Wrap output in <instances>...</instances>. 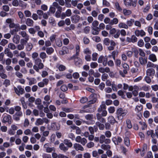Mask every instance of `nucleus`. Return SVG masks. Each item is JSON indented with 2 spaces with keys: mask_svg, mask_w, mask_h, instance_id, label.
Segmentation results:
<instances>
[{
  "mask_svg": "<svg viewBox=\"0 0 158 158\" xmlns=\"http://www.w3.org/2000/svg\"><path fill=\"white\" fill-rule=\"evenodd\" d=\"M146 134L148 136L151 135L152 138H154L155 137V135L154 133L153 130H150L147 131Z\"/></svg>",
  "mask_w": 158,
  "mask_h": 158,
  "instance_id": "393cba45",
  "label": "nucleus"
},
{
  "mask_svg": "<svg viewBox=\"0 0 158 158\" xmlns=\"http://www.w3.org/2000/svg\"><path fill=\"white\" fill-rule=\"evenodd\" d=\"M52 6L56 7L57 9L62 8V7L60 6L56 2H54L52 3Z\"/></svg>",
  "mask_w": 158,
  "mask_h": 158,
  "instance_id": "e2e57ef3",
  "label": "nucleus"
},
{
  "mask_svg": "<svg viewBox=\"0 0 158 158\" xmlns=\"http://www.w3.org/2000/svg\"><path fill=\"white\" fill-rule=\"evenodd\" d=\"M108 122L112 124H114L115 123H118L116 121L114 117L112 116H110L107 118Z\"/></svg>",
  "mask_w": 158,
  "mask_h": 158,
  "instance_id": "f8f14e48",
  "label": "nucleus"
},
{
  "mask_svg": "<svg viewBox=\"0 0 158 158\" xmlns=\"http://www.w3.org/2000/svg\"><path fill=\"white\" fill-rule=\"evenodd\" d=\"M99 142L102 144L104 143L106 144H108L110 143V140L109 139L106 138L105 136L102 135L100 137Z\"/></svg>",
  "mask_w": 158,
  "mask_h": 158,
  "instance_id": "20e7f679",
  "label": "nucleus"
},
{
  "mask_svg": "<svg viewBox=\"0 0 158 158\" xmlns=\"http://www.w3.org/2000/svg\"><path fill=\"white\" fill-rule=\"evenodd\" d=\"M102 116L99 113H98L96 114V117L97 120L102 123H104L106 122L105 119L102 117Z\"/></svg>",
  "mask_w": 158,
  "mask_h": 158,
  "instance_id": "2eb2a0df",
  "label": "nucleus"
},
{
  "mask_svg": "<svg viewBox=\"0 0 158 158\" xmlns=\"http://www.w3.org/2000/svg\"><path fill=\"white\" fill-rule=\"evenodd\" d=\"M34 23L33 21L30 18H27L26 22V24L29 27L33 26Z\"/></svg>",
  "mask_w": 158,
  "mask_h": 158,
  "instance_id": "f3484780",
  "label": "nucleus"
},
{
  "mask_svg": "<svg viewBox=\"0 0 158 158\" xmlns=\"http://www.w3.org/2000/svg\"><path fill=\"white\" fill-rule=\"evenodd\" d=\"M73 148L76 151H83L84 148L81 145L78 143H75L73 144Z\"/></svg>",
  "mask_w": 158,
  "mask_h": 158,
  "instance_id": "0eeeda50",
  "label": "nucleus"
},
{
  "mask_svg": "<svg viewBox=\"0 0 158 158\" xmlns=\"http://www.w3.org/2000/svg\"><path fill=\"white\" fill-rule=\"evenodd\" d=\"M24 14L26 17H30L31 15V12L28 10H26L24 12Z\"/></svg>",
  "mask_w": 158,
  "mask_h": 158,
  "instance_id": "338daca9",
  "label": "nucleus"
},
{
  "mask_svg": "<svg viewBox=\"0 0 158 158\" xmlns=\"http://www.w3.org/2000/svg\"><path fill=\"white\" fill-rule=\"evenodd\" d=\"M4 53L7 56L9 57L12 58L13 56V55L12 53L10 51V49L9 48H6L4 50Z\"/></svg>",
  "mask_w": 158,
  "mask_h": 158,
  "instance_id": "9d476101",
  "label": "nucleus"
},
{
  "mask_svg": "<svg viewBox=\"0 0 158 158\" xmlns=\"http://www.w3.org/2000/svg\"><path fill=\"white\" fill-rule=\"evenodd\" d=\"M33 48V45L31 43H28L26 46V50L27 51H30Z\"/></svg>",
  "mask_w": 158,
  "mask_h": 158,
  "instance_id": "4c0bfd02",
  "label": "nucleus"
},
{
  "mask_svg": "<svg viewBox=\"0 0 158 158\" xmlns=\"http://www.w3.org/2000/svg\"><path fill=\"white\" fill-rule=\"evenodd\" d=\"M108 110L110 113L112 114L114 112L115 109L114 106H110L108 108Z\"/></svg>",
  "mask_w": 158,
  "mask_h": 158,
  "instance_id": "5fc2aeb1",
  "label": "nucleus"
},
{
  "mask_svg": "<svg viewBox=\"0 0 158 158\" xmlns=\"http://www.w3.org/2000/svg\"><path fill=\"white\" fill-rule=\"evenodd\" d=\"M52 127L53 129L55 131L59 130L60 128V125L54 123L52 124Z\"/></svg>",
  "mask_w": 158,
  "mask_h": 158,
  "instance_id": "dca6fc26",
  "label": "nucleus"
},
{
  "mask_svg": "<svg viewBox=\"0 0 158 158\" xmlns=\"http://www.w3.org/2000/svg\"><path fill=\"white\" fill-rule=\"evenodd\" d=\"M132 51L134 52V56L136 58L138 57V54L139 53V51L137 49L135 48H132Z\"/></svg>",
  "mask_w": 158,
  "mask_h": 158,
  "instance_id": "c03bdc74",
  "label": "nucleus"
},
{
  "mask_svg": "<svg viewBox=\"0 0 158 158\" xmlns=\"http://www.w3.org/2000/svg\"><path fill=\"white\" fill-rule=\"evenodd\" d=\"M148 59L153 62H155L157 61V58L156 55L153 53L149 54Z\"/></svg>",
  "mask_w": 158,
  "mask_h": 158,
  "instance_id": "1a4fd4ad",
  "label": "nucleus"
},
{
  "mask_svg": "<svg viewBox=\"0 0 158 158\" xmlns=\"http://www.w3.org/2000/svg\"><path fill=\"white\" fill-rule=\"evenodd\" d=\"M108 59L107 56L104 57L102 63L103 65L104 66H106L107 64Z\"/></svg>",
  "mask_w": 158,
  "mask_h": 158,
  "instance_id": "864d4df0",
  "label": "nucleus"
},
{
  "mask_svg": "<svg viewBox=\"0 0 158 158\" xmlns=\"http://www.w3.org/2000/svg\"><path fill=\"white\" fill-rule=\"evenodd\" d=\"M29 85H30L35 84L36 83V80L35 78H31L29 79Z\"/></svg>",
  "mask_w": 158,
  "mask_h": 158,
  "instance_id": "c9c22d12",
  "label": "nucleus"
},
{
  "mask_svg": "<svg viewBox=\"0 0 158 158\" xmlns=\"http://www.w3.org/2000/svg\"><path fill=\"white\" fill-rule=\"evenodd\" d=\"M85 117L87 120L92 121L94 118V116L93 114H88L86 115Z\"/></svg>",
  "mask_w": 158,
  "mask_h": 158,
  "instance_id": "7c9ffc66",
  "label": "nucleus"
},
{
  "mask_svg": "<svg viewBox=\"0 0 158 158\" xmlns=\"http://www.w3.org/2000/svg\"><path fill=\"white\" fill-rule=\"evenodd\" d=\"M19 34L22 35L23 37L25 38V41L27 42L29 39V36L26 32L25 31H22L19 33Z\"/></svg>",
  "mask_w": 158,
  "mask_h": 158,
  "instance_id": "ddd939ff",
  "label": "nucleus"
},
{
  "mask_svg": "<svg viewBox=\"0 0 158 158\" xmlns=\"http://www.w3.org/2000/svg\"><path fill=\"white\" fill-rule=\"evenodd\" d=\"M155 74V70L153 68L148 69L146 71V74L153 78Z\"/></svg>",
  "mask_w": 158,
  "mask_h": 158,
  "instance_id": "423d86ee",
  "label": "nucleus"
},
{
  "mask_svg": "<svg viewBox=\"0 0 158 158\" xmlns=\"http://www.w3.org/2000/svg\"><path fill=\"white\" fill-rule=\"evenodd\" d=\"M21 40V44H19L17 45V48L19 50H21L24 48V45L23 44H22Z\"/></svg>",
  "mask_w": 158,
  "mask_h": 158,
  "instance_id": "3c124183",
  "label": "nucleus"
},
{
  "mask_svg": "<svg viewBox=\"0 0 158 158\" xmlns=\"http://www.w3.org/2000/svg\"><path fill=\"white\" fill-rule=\"evenodd\" d=\"M60 149L63 151L64 152H65L68 150V148L65 146L64 143H60L59 146Z\"/></svg>",
  "mask_w": 158,
  "mask_h": 158,
  "instance_id": "6ab92c4d",
  "label": "nucleus"
},
{
  "mask_svg": "<svg viewBox=\"0 0 158 158\" xmlns=\"http://www.w3.org/2000/svg\"><path fill=\"white\" fill-rule=\"evenodd\" d=\"M20 37L19 35L16 34L14 35L13 38V43L17 44L19 42Z\"/></svg>",
  "mask_w": 158,
  "mask_h": 158,
  "instance_id": "4468645a",
  "label": "nucleus"
},
{
  "mask_svg": "<svg viewBox=\"0 0 158 158\" xmlns=\"http://www.w3.org/2000/svg\"><path fill=\"white\" fill-rule=\"evenodd\" d=\"M49 122V120L46 118H38L36 121L35 125L36 126H39L43 125L44 123L46 124H48Z\"/></svg>",
  "mask_w": 158,
  "mask_h": 158,
  "instance_id": "7ed1b4c3",
  "label": "nucleus"
},
{
  "mask_svg": "<svg viewBox=\"0 0 158 158\" xmlns=\"http://www.w3.org/2000/svg\"><path fill=\"white\" fill-rule=\"evenodd\" d=\"M110 42V40L108 38H105L103 40V44L106 46H108Z\"/></svg>",
  "mask_w": 158,
  "mask_h": 158,
  "instance_id": "37998d69",
  "label": "nucleus"
},
{
  "mask_svg": "<svg viewBox=\"0 0 158 158\" xmlns=\"http://www.w3.org/2000/svg\"><path fill=\"white\" fill-rule=\"evenodd\" d=\"M8 48L12 50H15L16 48V47L15 44L12 43H9L8 44Z\"/></svg>",
  "mask_w": 158,
  "mask_h": 158,
  "instance_id": "473e14b6",
  "label": "nucleus"
},
{
  "mask_svg": "<svg viewBox=\"0 0 158 158\" xmlns=\"http://www.w3.org/2000/svg\"><path fill=\"white\" fill-rule=\"evenodd\" d=\"M127 127L129 129H131L132 127L131 121L129 119H127L126 121Z\"/></svg>",
  "mask_w": 158,
  "mask_h": 158,
  "instance_id": "0e129e2a",
  "label": "nucleus"
},
{
  "mask_svg": "<svg viewBox=\"0 0 158 158\" xmlns=\"http://www.w3.org/2000/svg\"><path fill=\"white\" fill-rule=\"evenodd\" d=\"M137 0H131V6L135 7L136 6Z\"/></svg>",
  "mask_w": 158,
  "mask_h": 158,
  "instance_id": "6e6d98bb",
  "label": "nucleus"
},
{
  "mask_svg": "<svg viewBox=\"0 0 158 158\" xmlns=\"http://www.w3.org/2000/svg\"><path fill=\"white\" fill-rule=\"evenodd\" d=\"M152 79L151 77L147 75L145 77V80L146 82L148 84H150L152 82Z\"/></svg>",
  "mask_w": 158,
  "mask_h": 158,
  "instance_id": "58836bf2",
  "label": "nucleus"
},
{
  "mask_svg": "<svg viewBox=\"0 0 158 158\" xmlns=\"http://www.w3.org/2000/svg\"><path fill=\"white\" fill-rule=\"evenodd\" d=\"M80 19V17L78 15L73 16L71 18L72 22L74 23H77L78 22Z\"/></svg>",
  "mask_w": 158,
  "mask_h": 158,
  "instance_id": "9b49d317",
  "label": "nucleus"
},
{
  "mask_svg": "<svg viewBox=\"0 0 158 158\" xmlns=\"http://www.w3.org/2000/svg\"><path fill=\"white\" fill-rule=\"evenodd\" d=\"M135 33L137 36H140L143 37L146 35L145 32L143 30H136L135 31Z\"/></svg>",
  "mask_w": 158,
  "mask_h": 158,
  "instance_id": "6e6552de",
  "label": "nucleus"
},
{
  "mask_svg": "<svg viewBox=\"0 0 158 158\" xmlns=\"http://www.w3.org/2000/svg\"><path fill=\"white\" fill-rule=\"evenodd\" d=\"M127 110L123 109L122 108H119L116 111L117 118L118 120L122 119L127 113Z\"/></svg>",
  "mask_w": 158,
  "mask_h": 158,
  "instance_id": "f03ea898",
  "label": "nucleus"
},
{
  "mask_svg": "<svg viewBox=\"0 0 158 158\" xmlns=\"http://www.w3.org/2000/svg\"><path fill=\"white\" fill-rule=\"evenodd\" d=\"M124 141L125 144L128 147L130 145V140L128 137H125L124 139Z\"/></svg>",
  "mask_w": 158,
  "mask_h": 158,
  "instance_id": "de8ad7c7",
  "label": "nucleus"
},
{
  "mask_svg": "<svg viewBox=\"0 0 158 158\" xmlns=\"http://www.w3.org/2000/svg\"><path fill=\"white\" fill-rule=\"evenodd\" d=\"M56 67L60 71H63L65 70L66 69L65 67L62 64H57Z\"/></svg>",
  "mask_w": 158,
  "mask_h": 158,
  "instance_id": "72a5a7b5",
  "label": "nucleus"
},
{
  "mask_svg": "<svg viewBox=\"0 0 158 158\" xmlns=\"http://www.w3.org/2000/svg\"><path fill=\"white\" fill-rule=\"evenodd\" d=\"M8 43V41L6 39H2L0 42V45L4 46Z\"/></svg>",
  "mask_w": 158,
  "mask_h": 158,
  "instance_id": "a18cd8bd",
  "label": "nucleus"
},
{
  "mask_svg": "<svg viewBox=\"0 0 158 158\" xmlns=\"http://www.w3.org/2000/svg\"><path fill=\"white\" fill-rule=\"evenodd\" d=\"M143 106L141 105L137 106L135 108V111L138 112L141 111L143 109Z\"/></svg>",
  "mask_w": 158,
  "mask_h": 158,
  "instance_id": "13d9d810",
  "label": "nucleus"
},
{
  "mask_svg": "<svg viewBox=\"0 0 158 158\" xmlns=\"http://www.w3.org/2000/svg\"><path fill=\"white\" fill-rule=\"evenodd\" d=\"M54 51V49L52 47L47 48L46 49V52L48 54L50 55Z\"/></svg>",
  "mask_w": 158,
  "mask_h": 158,
  "instance_id": "e433bc0d",
  "label": "nucleus"
},
{
  "mask_svg": "<svg viewBox=\"0 0 158 158\" xmlns=\"http://www.w3.org/2000/svg\"><path fill=\"white\" fill-rule=\"evenodd\" d=\"M147 68H156V64L151 62L148 61L147 64Z\"/></svg>",
  "mask_w": 158,
  "mask_h": 158,
  "instance_id": "c85d7f7f",
  "label": "nucleus"
},
{
  "mask_svg": "<svg viewBox=\"0 0 158 158\" xmlns=\"http://www.w3.org/2000/svg\"><path fill=\"white\" fill-rule=\"evenodd\" d=\"M11 119V117L10 115H8L4 117L2 120V122L4 123L9 122V121Z\"/></svg>",
  "mask_w": 158,
  "mask_h": 158,
  "instance_id": "412c9836",
  "label": "nucleus"
},
{
  "mask_svg": "<svg viewBox=\"0 0 158 158\" xmlns=\"http://www.w3.org/2000/svg\"><path fill=\"white\" fill-rule=\"evenodd\" d=\"M44 101H46L48 105H49L52 102V100H51L50 96L49 95H46L45 96L44 98Z\"/></svg>",
  "mask_w": 158,
  "mask_h": 158,
  "instance_id": "4be33fe9",
  "label": "nucleus"
},
{
  "mask_svg": "<svg viewBox=\"0 0 158 158\" xmlns=\"http://www.w3.org/2000/svg\"><path fill=\"white\" fill-rule=\"evenodd\" d=\"M34 63L33 68L37 72H39L40 70L42 69L44 67V65L42 62V60L40 58H38L36 60H35Z\"/></svg>",
  "mask_w": 158,
  "mask_h": 158,
  "instance_id": "f257e3e1",
  "label": "nucleus"
},
{
  "mask_svg": "<svg viewBox=\"0 0 158 158\" xmlns=\"http://www.w3.org/2000/svg\"><path fill=\"white\" fill-rule=\"evenodd\" d=\"M123 13L124 15H127L131 14V11L130 10H127L126 9H124L123 10Z\"/></svg>",
  "mask_w": 158,
  "mask_h": 158,
  "instance_id": "09e8293b",
  "label": "nucleus"
},
{
  "mask_svg": "<svg viewBox=\"0 0 158 158\" xmlns=\"http://www.w3.org/2000/svg\"><path fill=\"white\" fill-rule=\"evenodd\" d=\"M10 81L8 79H5L3 83V85H4L6 87H7L8 86L10 85Z\"/></svg>",
  "mask_w": 158,
  "mask_h": 158,
  "instance_id": "2f4dec72",
  "label": "nucleus"
},
{
  "mask_svg": "<svg viewBox=\"0 0 158 158\" xmlns=\"http://www.w3.org/2000/svg\"><path fill=\"white\" fill-rule=\"evenodd\" d=\"M18 63L19 65L21 67H23L25 66V63L24 60L23 59L19 60Z\"/></svg>",
  "mask_w": 158,
  "mask_h": 158,
  "instance_id": "680f3d73",
  "label": "nucleus"
},
{
  "mask_svg": "<svg viewBox=\"0 0 158 158\" xmlns=\"http://www.w3.org/2000/svg\"><path fill=\"white\" fill-rule=\"evenodd\" d=\"M56 45L59 47H61L62 45L61 41L59 39H58L56 40Z\"/></svg>",
  "mask_w": 158,
  "mask_h": 158,
  "instance_id": "8fccbe9b",
  "label": "nucleus"
},
{
  "mask_svg": "<svg viewBox=\"0 0 158 158\" xmlns=\"http://www.w3.org/2000/svg\"><path fill=\"white\" fill-rule=\"evenodd\" d=\"M134 22V20L132 19H131L130 20L127 21V25L128 26V27L129 26L131 27L133 25V23Z\"/></svg>",
  "mask_w": 158,
  "mask_h": 158,
  "instance_id": "49530a36",
  "label": "nucleus"
},
{
  "mask_svg": "<svg viewBox=\"0 0 158 158\" xmlns=\"http://www.w3.org/2000/svg\"><path fill=\"white\" fill-rule=\"evenodd\" d=\"M123 67L124 69L123 70V72L124 73H127V71L129 70V67L127 63H124L123 64Z\"/></svg>",
  "mask_w": 158,
  "mask_h": 158,
  "instance_id": "aec40b11",
  "label": "nucleus"
},
{
  "mask_svg": "<svg viewBox=\"0 0 158 158\" xmlns=\"http://www.w3.org/2000/svg\"><path fill=\"white\" fill-rule=\"evenodd\" d=\"M64 143L68 147L71 148L72 146V143L68 139H65L64 141Z\"/></svg>",
  "mask_w": 158,
  "mask_h": 158,
  "instance_id": "5701e85b",
  "label": "nucleus"
},
{
  "mask_svg": "<svg viewBox=\"0 0 158 158\" xmlns=\"http://www.w3.org/2000/svg\"><path fill=\"white\" fill-rule=\"evenodd\" d=\"M62 9V8L57 9V10L55 14V16L57 18H59L60 17Z\"/></svg>",
  "mask_w": 158,
  "mask_h": 158,
  "instance_id": "bb28decb",
  "label": "nucleus"
},
{
  "mask_svg": "<svg viewBox=\"0 0 158 158\" xmlns=\"http://www.w3.org/2000/svg\"><path fill=\"white\" fill-rule=\"evenodd\" d=\"M14 90L15 93L18 95H20V94H22L25 93L24 89L22 88V87L20 86H18L17 87V88H14Z\"/></svg>",
  "mask_w": 158,
  "mask_h": 158,
  "instance_id": "39448f33",
  "label": "nucleus"
},
{
  "mask_svg": "<svg viewBox=\"0 0 158 158\" xmlns=\"http://www.w3.org/2000/svg\"><path fill=\"white\" fill-rule=\"evenodd\" d=\"M40 58L42 59H45L47 57L46 53L44 52H41L40 53Z\"/></svg>",
  "mask_w": 158,
  "mask_h": 158,
  "instance_id": "603ef678",
  "label": "nucleus"
},
{
  "mask_svg": "<svg viewBox=\"0 0 158 158\" xmlns=\"http://www.w3.org/2000/svg\"><path fill=\"white\" fill-rule=\"evenodd\" d=\"M101 148L102 149L105 150H109L111 147L109 145H106L105 144H103L101 145Z\"/></svg>",
  "mask_w": 158,
  "mask_h": 158,
  "instance_id": "b1692460",
  "label": "nucleus"
},
{
  "mask_svg": "<svg viewBox=\"0 0 158 158\" xmlns=\"http://www.w3.org/2000/svg\"><path fill=\"white\" fill-rule=\"evenodd\" d=\"M73 59L74 60V63L76 65L78 66L81 64L82 60L79 58L78 57H75Z\"/></svg>",
  "mask_w": 158,
  "mask_h": 158,
  "instance_id": "a211bd4d",
  "label": "nucleus"
},
{
  "mask_svg": "<svg viewBox=\"0 0 158 158\" xmlns=\"http://www.w3.org/2000/svg\"><path fill=\"white\" fill-rule=\"evenodd\" d=\"M94 143L92 142H90L87 144L86 146L88 148H91L94 147Z\"/></svg>",
  "mask_w": 158,
  "mask_h": 158,
  "instance_id": "774afa93",
  "label": "nucleus"
},
{
  "mask_svg": "<svg viewBox=\"0 0 158 158\" xmlns=\"http://www.w3.org/2000/svg\"><path fill=\"white\" fill-rule=\"evenodd\" d=\"M26 54L25 52L23 51L20 52L19 55H16L17 57H20L22 58H24L26 57Z\"/></svg>",
  "mask_w": 158,
  "mask_h": 158,
  "instance_id": "f704fd0d",
  "label": "nucleus"
},
{
  "mask_svg": "<svg viewBox=\"0 0 158 158\" xmlns=\"http://www.w3.org/2000/svg\"><path fill=\"white\" fill-rule=\"evenodd\" d=\"M139 123L141 125L142 129L143 130H145L147 128V125L144 122L140 121Z\"/></svg>",
  "mask_w": 158,
  "mask_h": 158,
  "instance_id": "ea45409f",
  "label": "nucleus"
},
{
  "mask_svg": "<svg viewBox=\"0 0 158 158\" xmlns=\"http://www.w3.org/2000/svg\"><path fill=\"white\" fill-rule=\"evenodd\" d=\"M118 26L120 28H123L125 29H127L128 28V26L123 23H120L118 24Z\"/></svg>",
  "mask_w": 158,
  "mask_h": 158,
  "instance_id": "c756f323",
  "label": "nucleus"
},
{
  "mask_svg": "<svg viewBox=\"0 0 158 158\" xmlns=\"http://www.w3.org/2000/svg\"><path fill=\"white\" fill-rule=\"evenodd\" d=\"M87 140L85 138H82L80 143L83 145L84 146L87 143Z\"/></svg>",
  "mask_w": 158,
  "mask_h": 158,
  "instance_id": "052dcab7",
  "label": "nucleus"
},
{
  "mask_svg": "<svg viewBox=\"0 0 158 158\" xmlns=\"http://www.w3.org/2000/svg\"><path fill=\"white\" fill-rule=\"evenodd\" d=\"M12 4L14 6H18L19 5V1L18 0H13L12 2Z\"/></svg>",
  "mask_w": 158,
  "mask_h": 158,
  "instance_id": "69168bd1",
  "label": "nucleus"
},
{
  "mask_svg": "<svg viewBox=\"0 0 158 158\" xmlns=\"http://www.w3.org/2000/svg\"><path fill=\"white\" fill-rule=\"evenodd\" d=\"M118 19L116 18H114L111 20L110 22V24L111 25H113L114 24H116L118 23Z\"/></svg>",
  "mask_w": 158,
  "mask_h": 158,
  "instance_id": "a19ab883",
  "label": "nucleus"
},
{
  "mask_svg": "<svg viewBox=\"0 0 158 158\" xmlns=\"http://www.w3.org/2000/svg\"><path fill=\"white\" fill-rule=\"evenodd\" d=\"M38 53L36 52H33L32 54L31 57L34 62L35 61V60H38L39 58H38Z\"/></svg>",
  "mask_w": 158,
  "mask_h": 158,
  "instance_id": "cd10ccee",
  "label": "nucleus"
},
{
  "mask_svg": "<svg viewBox=\"0 0 158 158\" xmlns=\"http://www.w3.org/2000/svg\"><path fill=\"white\" fill-rule=\"evenodd\" d=\"M92 39L96 42H99L101 40L100 37L98 36H94L93 37Z\"/></svg>",
  "mask_w": 158,
  "mask_h": 158,
  "instance_id": "4d7b16f0",
  "label": "nucleus"
},
{
  "mask_svg": "<svg viewBox=\"0 0 158 158\" xmlns=\"http://www.w3.org/2000/svg\"><path fill=\"white\" fill-rule=\"evenodd\" d=\"M19 27H16L15 29H13L12 30H11L10 31V33L12 35H13L15 33H16L19 30Z\"/></svg>",
  "mask_w": 158,
  "mask_h": 158,
  "instance_id": "79ce46f5",
  "label": "nucleus"
},
{
  "mask_svg": "<svg viewBox=\"0 0 158 158\" xmlns=\"http://www.w3.org/2000/svg\"><path fill=\"white\" fill-rule=\"evenodd\" d=\"M149 88V86L145 85L143 86L142 87L140 88V90H143L145 91H148Z\"/></svg>",
  "mask_w": 158,
  "mask_h": 158,
  "instance_id": "bf43d9fd",
  "label": "nucleus"
},
{
  "mask_svg": "<svg viewBox=\"0 0 158 158\" xmlns=\"http://www.w3.org/2000/svg\"><path fill=\"white\" fill-rule=\"evenodd\" d=\"M139 62L142 65H144L145 63H147V60L145 59L142 57H140L139 58Z\"/></svg>",
  "mask_w": 158,
  "mask_h": 158,
  "instance_id": "a878e982",
  "label": "nucleus"
}]
</instances>
